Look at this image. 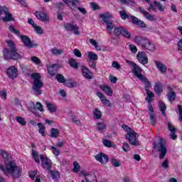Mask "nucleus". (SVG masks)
I'll return each instance as SVG.
<instances>
[{
    "label": "nucleus",
    "mask_w": 182,
    "mask_h": 182,
    "mask_svg": "<svg viewBox=\"0 0 182 182\" xmlns=\"http://www.w3.org/2000/svg\"><path fill=\"white\" fill-rule=\"evenodd\" d=\"M0 170L4 171V174L11 176L13 178H19L22 174V168L17 166L14 161L6 163L5 168L4 165L0 164Z\"/></svg>",
    "instance_id": "f257e3e1"
},
{
    "label": "nucleus",
    "mask_w": 182,
    "mask_h": 182,
    "mask_svg": "<svg viewBox=\"0 0 182 182\" xmlns=\"http://www.w3.org/2000/svg\"><path fill=\"white\" fill-rule=\"evenodd\" d=\"M6 43L9 48H4L3 50L4 59H13L14 60L21 59V54L18 53L16 44H15V43L11 40H6Z\"/></svg>",
    "instance_id": "f03ea898"
},
{
    "label": "nucleus",
    "mask_w": 182,
    "mask_h": 182,
    "mask_svg": "<svg viewBox=\"0 0 182 182\" xmlns=\"http://www.w3.org/2000/svg\"><path fill=\"white\" fill-rule=\"evenodd\" d=\"M9 29L11 33H14V35H16L21 39V42H23L24 46H26L27 49H32V48H36V46H38V43L31 41L29 37L21 35V32L18 30H16L14 26H10Z\"/></svg>",
    "instance_id": "7ed1b4c3"
},
{
    "label": "nucleus",
    "mask_w": 182,
    "mask_h": 182,
    "mask_svg": "<svg viewBox=\"0 0 182 182\" xmlns=\"http://www.w3.org/2000/svg\"><path fill=\"white\" fill-rule=\"evenodd\" d=\"M122 129H124V132H126L127 134H125V139L128 140L129 144L132 146H139L140 142L139 141V135L134 130L132 129L127 125L123 124L122 126Z\"/></svg>",
    "instance_id": "20e7f679"
},
{
    "label": "nucleus",
    "mask_w": 182,
    "mask_h": 182,
    "mask_svg": "<svg viewBox=\"0 0 182 182\" xmlns=\"http://www.w3.org/2000/svg\"><path fill=\"white\" fill-rule=\"evenodd\" d=\"M31 79H33V85L32 89L36 95H41V88L43 87V82L41 80V75L39 73H33Z\"/></svg>",
    "instance_id": "39448f33"
},
{
    "label": "nucleus",
    "mask_w": 182,
    "mask_h": 182,
    "mask_svg": "<svg viewBox=\"0 0 182 182\" xmlns=\"http://www.w3.org/2000/svg\"><path fill=\"white\" fill-rule=\"evenodd\" d=\"M126 63L130 66L132 73L134 74V76L137 77L139 80H144V75H141V72H143V70L140 66H139L136 63L133 61H130L129 60H126Z\"/></svg>",
    "instance_id": "423d86ee"
},
{
    "label": "nucleus",
    "mask_w": 182,
    "mask_h": 182,
    "mask_svg": "<svg viewBox=\"0 0 182 182\" xmlns=\"http://www.w3.org/2000/svg\"><path fill=\"white\" fill-rule=\"evenodd\" d=\"M119 15L122 18V19H131L132 22L134 23V25H136V26H139V28H146V23L144 22L134 16H130L127 14H126V11H120Z\"/></svg>",
    "instance_id": "0eeeda50"
},
{
    "label": "nucleus",
    "mask_w": 182,
    "mask_h": 182,
    "mask_svg": "<svg viewBox=\"0 0 182 182\" xmlns=\"http://www.w3.org/2000/svg\"><path fill=\"white\" fill-rule=\"evenodd\" d=\"M154 149L159 151V159H164L166 154H167V145H166V141L164 139H161L158 144H154Z\"/></svg>",
    "instance_id": "6e6552de"
},
{
    "label": "nucleus",
    "mask_w": 182,
    "mask_h": 182,
    "mask_svg": "<svg viewBox=\"0 0 182 182\" xmlns=\"http://www.w3.org/2000/svg\"><path fill=\"white\" fill-rule=\"evenodd\" d=\"M100 18H102L103 23L106 25L109 33H112V31L114 28V24L113 23V21H112V14L109 13L101 14Z\"/></svg>",
    "instance_id": "1a4fd4ad"
},
{
    "label": "nucleus",
    "mask_w": 182,
    "mask_h": 182,
    "mask_svg": "<svg viewBox=\"0 0 182 182\" xmlns=\"http://www.w3.org/2000/svg\"><path fill=\"white\" fill-rule=\"evenodd\" d=\"M0 21H3V22L14 21L12 14L9 13V11H8V9L6 6H0Z\"/></svg>",
    "instance_id": "9d476101"
},
{
    "label": "nucleus",
    "mask_w": 182,
    "mask_h": 182,
    "mask_svg": "<svg viewBox=\"0 0 182 182\" xmlns=\"http://www.w3.org/2000/svg\"><path fill=\"white\" fill-rule=\"evenodd\" d=\"M64 28L67 32H73L74 35L79 36L80 35V31H79V26L75 24L74 23H66L64 24Z\"/></svg>",
    "instance_id": "9b49d317"
},
{
    "label": "nucleus",
    "mask_w": 182,
    "mask_h": 182,
    "mask_svg": "<svg viewBox=\"0 0 182 182\" xmlns=\"http://www.w3.org/2000/svg\"><path fill=\"white\" fill-rule=\"evenodd\" d=\"M40 159L41 161V166L44 170H50L52 168V161L46 156V155H40Z\"/></svg>",
    "instance_id": "f8f14e48"
},
{
    "label": "nucleus",
    "mask_w": 182,
    "mask_h": 182,
    "mask_svg": "<svg viewBox=\"0 0 182 182\" xmlns=\"http://www.w3.org/2000/svg\"><path fill=\"white\" fill-rule=\"evenodd\" d=\"M136 58L141 65H147L149 63V58L146 52H139L136 55Z\"/></svg>",
    "instance_id": "ddd939ff"
},
{
    "label": "nucleus",
    "mask_w": 182,
    "mask_h": 182,
    "mask_svg": "<svg viewBox=\"0 0 182 182\" xmlns=\"http://www.w3.org/2000/svg\"><path fill=\"white\" fill-rule=\"evenodd\" d=\"M80 174H82V176H84L86 182H97V181L96 180V176L93 173H89L85 171H82L80 172Z\"/></svg>",
    "instance_id": "4468645a"
},
{
    "label": "nucleus",
    "mask_w": 182,
    "mask_h": 182,
    "mask_svg": "<svg viewBox=\"0 0 182 182\" xmlns=\"http://www.w3.org/2000/svg\"><path fill=\"white\" fill-rule=\"evenodd\" d=\"M7 76L10 79H15L18 76V70L15 66H11L7 69Z\"/></svg>",
    "instance_id": "2eb2a0df"
},
{
    "label": "nucleus",
    "mask_w": 182,
    "mask_h": 182,
    "mask_svg": "<svg viewBox=\"0 0 182 182\" xmlns=\"http://www.w3.org/2000/svg\"><path fill=\"white\" fill-rule=\"evenodd\" d=\"M148 109H149V115L150 117V122L151 124L154 126L156 124V115L154 114V110L153 109V106H151V104H149L148 105Z\"/></svg>",
    "instance_id": "dca6fc26"
},
{
    "label": "nucleus",
    "mask_w": 182,
    "mask_h": 182,
    "mask_svg": "<svg viewBox=\"0 0 182 182\" xmlns=\"http://www.w3.org/2000/svg\"><path fill=\"white\" fill-rule=\"evenodd\" d=\"M95 159L97 160V161L101 163V164H106L109 162V157L106 156V154L102 153L96 155Z\"/></svg>",
    "instance_id": "f3484780"
},
{
    "label": "nucleus",
    "mask_w": 182,
    "mask_h": 182,
    "mask_svg": "<svg viewBox=\"0 0 182 182\" xmlns=\"http://www.w3.org/2000/svg\"><path fill=\"white\" fill-rule=\"evenodd\" d=\"M35 16L37 19H38V21H41L42 22H46L49 21V18H48V14L46 12L37 11L35 13Z\"/></svg>",
    "instance_id": "a211bd4d"
},
{
    "label": "nucleus",
    "mask_w": 182,
    "mask_h": 182,
    "mask_svg": "<svg viewBox=\"0 0 182 182\" xmlns=\"http://www.w3.org/2000/svg\"><path fill=\"white\" fill-rule=\"evenodd\" d=\"M82 72V76L85 77V79H93V74L87 68L85 65H82L81 67Z\"/></svg>",
    "instance_id": "6ab92c4d"
},
{
    "label": "nucleus",
    "mask_w": 182,
    "mask_h": 182,
    "mask_svg": "<svg viewBox=\"0 0 182 182\" xmlns=\"http://www.w3.org/2000/svg\"><path fill=\"white\" fill-rule=\"evenodd\" d=\"M139 12H141V14H143L144 16L148 21H151L152 22L156 21V18H154V16H153L150 13L147 12L146 10H144V9L139 7Z\"/></svg>",
    "instance_id": "aec40b11"
},
{
    "label": "nucleus",
    "mask_w": 182,
    "mask_h": 182,
    "mask_svg": "<svg viewBox=\"0 0 182 182\" xmlns=\"http://www.w3.org/2000/svg\"><path fill=\"white\" fill-rule=\"evenodd\" d=\"M167 89L169 91L167 94L169 102H174V100H176V92L173 91V87L170 85H167Z\"/></svg>",
    "instance_id": "412c9836"
},
{
    "label": "nucleus",
    "mask_w": 182,
    "mask_h": 182,
    "mask_svg": "<svg viewBox=\"0 0 182 182\" xmlns=\"http://www.w3.org/2000/svg\"><path fill=\"white\" fill-rule=\"evenodd\" d=\"M142 48H145V49H147L148 50H156V46H154V43L150 42V41L147 38L145 40Z\"/></svg>",
    "instance_id": "4be33fe9"
},
{
    "label": "nucleus",
    "mask_w": 182,
    "mask_h": 182,
    "mask_svg": "<svg viewBox=\"0 0 182 182\" xmlns=\"http://www.w3.org/2000/svg\"><path fill=\"white\" fill-rule=\"evenodd\" d=\"M142 48H145V49H147L148 50H156V46H154V43L150 42V41L147 38L145 40Z\"/></svg>",
    "instance_id": "5701e85b"
},
{
    "label": "nucleus",
    "mask_w": 182,
    "mask_h": 182,
    "mask_svg": "<svg viewBox=\"0 0 182 182\" xmlns=\"http://www.w3.org/2000/svg\"><path fill=\"white\" fill-rule=\"evenodd\" d=\"M154 63L157 68V69L161 72V73H166L167 72V66L163 64V63L160 61L155 60Z\"/></svg>",
    "instance_id": "b1692460"
},
{
    "label": "nucleus",
    "mask_w": 182,
    "mask_h": 182,
    "mask_svg": "<svg viewBox=\"0 0 182 182\" xmlns=\"http://www.w3.org/2000/svg\"><path fill=\"white\" fill-rule=\"evenodd\" d=\"M168 128L169 132H171V139H172L173 140H176V139L177 138V135H176V128H174V126H173V124H171V123L168 122Z\"/></svg>",
    "instance_id": "393cba45"
},
{
    "label": "nucleus",
    "mask_w": 182,
    "mask_h": 182,
    "mask_svg": "<svg viewBox=\"0 0 182 182\" xmlns=\"http://www.w3.org/2000/svg\"><path fill=\"white\" fill-rule=\"evenodd\" d=\"M100 88L101 90L104 91L105 93H106L108 96H112L113 95V90H112V88L107 85H100Z\"/></svg>",
    "instance_id": "a878e982"
},
{
    "label": "nucleus",
    "mask_w": 182,
    "mask_h": 182,
    "mask_svg": "<svg viewBox=\"0 0 182 182\" xmlns=\"http://www.w3.org/2000/svg\"><path fill=\"white\" fill-rule=\"evenodd\" d=\"M36 110H39V112L43 111V106L40 102H36V105H33V109H31V112L33 114H38Z\"/></svg>",
    "instance_id": "bb28decb"
},
{
    "label": "nucleus",
    "mask_w": 182,
    "mask_h": 182,
    "mask_svg": "<svg viewBox=\"0 0 182 182\" xmlns=\"http://www.w3.org/2000/svg\"><path fill=\"white\" fill-rule=\"evenodd\" d=\"M37 126L38 127V133L39 134H41V136H43V137H45V136H46V127H45V125L42 123H38Z\"/></svg>",
    "instance_id": "cd10ccee"
},
{
    "label": "nucleus",
    "mask_w": 182,
    "mask_h": 182,
    "mask_svg": "<svg viewBox=\"0 0 182 182\" xmlns=\"http://www.w3.org/2000/svg\"><path fill=\"white\" fill-rule=\"evenodd\" d=\"M147 38L141 36H136L134 38V42L136 43V45H140L141 47L144 45V42Z\"/></svg>",
    "instance_id": "c85d7f7f"
},
{
    "label": "nucleus",
    "mask_w": 182,
    "mask_h": 182,
    "mask_svg": "<svg viewBox=\"0 0 182 182\" xmlns=\"http://www.w3.org/2000/svg\"><path fill=\"white\" fill-rule=\"evenodd\" d=\"M97 130L98 132H100V133H103L105 130H106V128L107 127V125L105 122H98L97 124Z\"/></svg>",
    "instance_id": "c756f323"
},
{
    "label": "nucleus",
    "mask_w": 182,
    "mask_h": 182,
    "mask_svg": "<svg viewBox=\"0 0 182 182\" xmlns=\"http://www.w3.org/2000/svg\"><path fill=\"white\" fill-rule=\"evenodd\" d=\"M154 90L156 95H160L163 92V85L160 82L155 84L154 87Z\"/></svg>",
    "instance_id": "7c9ffc66"
},
{
    "label": "nucleus",
    "mask_w": 182,
    "mask_h": 182,
    "mask_svg": "<svg viewBox=\"0 0 182 182\" xmlns=\"http://www.w3.org/2000/svg\"><path fill=\"white\" fill-rule=\"evenodd\" d=\"M46 105L47 106L48 109L50 113H55L56 110H58V107L55 105L46 102Z\"/></svg>",
    "instance_id": "2f4dec72"
},
{
    "label": "nucleus",
    "mask_w": 182,
    "mask_h": 182,
    "mask_svg": "<svg viewBox=\"0 0 182 182\" xmlns=\"http://www.w3.org/2000/svg\"><path fill=\"white\" fill-rule=\"evenodd\" d=\"M51 55H53L54 56H59L64 53L63 50L62 49H58L56 48H51L50 50Z\"/></svg>",
    "instance_id": "473e14b6"
},
{
    "label": "nucleus",
    "mask_w": 182,
    "mask_h": 182,
    "mask_svg": "<svg viewBox=\"0 0 182 182\" xmlns=\"http://www.w3.org/2000/svg\"><path fill=\"white\" fill-rule=\"evenodd\" d=\"M147 97L146 98V102L149 105H151V97H154V94L149 89H146Z\"/></svg>",
    "instance_id": "72a5a7b5"
},
{
    "label": "nucleus",
    "mask_w": 182,
    "mask_h": 182,
    "mask_svg": "<svg viewBox=\"0 0 182 182\" xmlns=\"http://www.w3.org/2000/svg\"><path fill=\"white\" fill-rule=\"evenodd\" d=\"M56 65H49L48 66V72L51 76H55V73L56 72Z\"/></svg>",
    "instance_id": "f704fd0d"
},
{
    "label": "nucleus",
    "mask_w": 182,
    "mask_h": 182,
    "mask_svg": "<svg viewBox=\"0 0 182 182\" xmlns=\"http://www.w3.org/2000/svg\"><path fill=\"white\" fill-rule=\"evenodd\" d=\"M50 136L53 139H58V137L59 136V129L55 128H52L50 130Z\"/></svg>",
    "instance_id": "c9c22d12"
},
{
    "label": "nucleus",
    "mask_w": 182,
    "mask_h": 182,
    "mask_svg": "<svg viewBox=\"0 0 182 182\" xmlns=\"http://www.w3.org/2000/svg\"><path fill=\"white\" fill-rule=\"evenodd\" d=\"M88 58L90 60H92V62H96L98 59L97 54L92 51L88 52Z\"/></svg>",
    "instance_id": "e433bc0d"
},
{
    "label": "nucleus",
    "mask_w": 182,
    "mask_h": 182,
    "mask_svg": "<svg viewBox=\"0 0 182 182\" xmlns=\"http://www.w3.org/2000/svg\"><path fill=\"white\" fill-rule=\"evenodd\" d=\"M48 173L50 174L53 180H58L59 178V172L58 171L48 170Z\"/></svg>",
    "instance_id": "4c0bfd02"
},
{
    "label": "nucleus",
    "mask_w": 182,
    "mask_h": 182,
    "mask_svg": "<svg viewBox=\"0 0 182 182\" xmlns=\"http://www.w3.org/2000/svg\"><path fill=\"white\" fill-rule=\"evenodd\" d=\"M121 35L123 36V38H125L126 39H130V38H132V33H130V32L127 31L125 28H123Z\"/></svg>",
    "instance_id": "58836bf2"
},
{
    "label": "nucleus",
    "mask_w": 182,
    "mask_h": 182,
    "mask_svg": "<svg viewBox=\"0 0 182 182\" xmlns=\"http://www.w3.org/2000/svg\"><path fill=\"white\" fill-rule=\"evenodd\" d=\"M90 43H91V45H93L96 50H102V48L99 46V43H97L95 39H90Z\"/></svg>",
    "instance_id": "ea45409f"
},
{
    "label": "nucleus",
    "mask_w": 182,
    "mask_h": 182,
    "mask_svg": "<svg viewBox=\"0 0 182 182\" xmlns=\"http://www.w3.org/2000/svg\"><path fill=\"white\" fill-rule=\"evenodd\" d=\"M159 108H160V110H161L162 114L164 116H166V104L161 101H159Z\"/></svg>",
    "instance_id": "a19ab883"
},
{
    "label": "nucleus",
    "mask_w": 182,
    "mask_h": 182,
    "mask_svg": "<svg viewBox=\"0 0 182 182\" xmlns=\"http://www.w3.org/2000/svg\"><path fill=\"white\" fill-rule=\"evenodd\" d=\"M77 5H79V1L77 0H73L70 1L68 6L71 9L75 10L76 9V7L77 6Z\"/></svg>",
    "instance_id": "79ce46f5"
},
{
    "label": "nucleus",
    "mask_w": 182,
    "mask_h": 182,
    "mask_svg": "<svg viewBox=\"0 0 182 182\" xmlns=\"http://www.w3.org/2000/svg\"><path fill=\"white\" fill-rule=\"evenodd\" d=\"M32 156L36 163L39 164V163H41V159H39V154H38V152H36V151L32 150Z\"/></svg>",
    "instance_id": "37998d69"
},
{
    "label": "nucleus",
    "mask_w": 182,
    "mask_h": 182,
    "mask_svg": "<svg viewBox=\"0 0 182 182\" xmlns=\"http://www.w3.org/2000/svg\"><path fill=\"white\" fill-rule=\"evenodd\" d=\"M16 122L21 126H26V120L22 117H16Z\"/></svg>",
    "instance_id": "c03bdc74"
},
{
    "label": "nucleus",
    "mask_w": 182,
    "mask_h": 182,
    "mask_svg": "<svg viewBox=\"0 0 182 182\" xmlns=\"http://www.w3.org/2000/svg\"><path fill=\"white\" fill-rule=\"evenodd\" d=\"M124 27H116L114 28V33L115 36H119V35H122V33L123 32V29Z\"/></svg>",
    "instance_id": "a18cd8bd"
},
{
    "label": "nucleus",
    "mask_w": 182,
    "mask_h": 182,
    "mask_svg": "<svg viewBox=\"0 0 182 182\" xmlns=\"http://www.w3.org/2000/svg\"><path fill=\"white\" fill-rule=\"evenodd\" d=\"M95 119H101L102 118V112L99 109L95 108L93 112Z\"/></svg>",
    "instance_id": "49530a36"
},
{
    "label": "nucleus",
    "mask_w": 182,
    "mask_h": 182,
    "mask_svg": "<svg viewBox=\"0 0 182 182\" xmlns=\"http://www.w3.org/2000/svg\"><path fill=\"white\" fill-rule=\"evenodd\" d=\"M50 150H51L53 154H54L55 157H58V156L60 154V151L59 150V149L55 146H50Z\"/></svg>",
    "instance_id": "de8ad7c7"
},
{
    "label": "nucleus",
    "mask_w": 182,
    "mask_h": 182,
    "mask_svg": "<svg viewBox=\"0 0 182 182\" xmlns=\"http://www.w3.org/2000/svg\"><path fill=\"white\" fill-rule=\"evenodd\" d=\"M55 77L58 82H59L60 83H65V82H66V80L65 79V77L63 76V75L57 74Z\"/></svg>",
    "instance_id": "09e8293b"
},
{
    "label": "nucleus",
    "mask_w": 182,
    "mask_h": 182,
    "mask_svg": "<svg viewBox=\"0 0 182 182\" xmlns=\"http://www.w3.org/2000/svg\"><path fill=\"white\" fill-rule=\"evenodd\" d=\"M74 168L73 169V173H79L80 171V166L77 161L73 163Z\"/></svg>",
    "instance_id": "8fccbe9b"
},
{
    "label": "nucleus",
    "mask_w": 182,
    "mask_h": 182,
    "mask_svg": "<svg viewBox=\"0 0 182 182\" xmlns=\"http://www.w3.org/2000/svg\"><path fill=\"white\" fill-rule=\"evenodd\" d=\"M144 79L145 80H141V82H143V83H144L145 85L144 89L146 90V89H149V87L151 86V84L150 83V81H149L147 77H146L145 76H144Z\"/></svg>",
    "instance_id": "3c124183"
},
{
    "label": "nucleus",
    "mask_w": 182,
    "mask_h": 182,
    "mask_svg": "<svg viewBox=\"0 0 182 182\" xmlns=\"http://www.w3.org/2000/svg\"><path fill=\"white\" fill-rule=\"evenodd\" d=\"M0 154H1L3 159H4L5 160L9 159V154H8V152L5 151V150L1 149Z\"/></svg>",
    "instance_id": "603ef678"
},
{
    "label": "nucleus",
    "mask_w": 182,
    "mask_h": 182,
    "mask_svg": "<svg viewBox=\"0 0 182 182\" xmlns=\"http://www.w3.org/2000/svg\"><path fill=\"white\" fill-rule=\"evenodd\" d=\"M154 5H155L156 7L158 8V9L161 11V12H164V6H163V5L157 1H154Z\"/></svg>",
    "instance_id": "864d4df0"
},
{
    "label": "nucleus",
    "mask_w": 182,
    "mask_h": 182,
    "mask_svg": "<svg viewBox=\"0 0 182 182\" xmlns=\"http://www.w3.org/2000/svg\"><path fill=\"white\" fill-rule=\"evenodd\" d=\"M33 28H34V31L36 32V33H38L39 35H42V33H43V30H42L41 26L36 25Z\"/></svg>",
    "instance_id": "5fc2aeb1"
},
{
    "label": "nucleus",
    "mask_w": 182,
    "mask_h": 182,
    "mask_svg": "<svg viewBox=\"0 0 182 182\" xmlns=\"http://www.w3.org/2000/svg\"><path fill=\"white\" fill-rule=\"evenodd\" d=\"M69 63H70V66L72 68H74L75 69H76V68H77V66H79V64L73 58H71L70 60Z\"/></svg>",
    "instance_id": "6e6d98bb"
},
{
    "label": "nucleus",
    "mask_w": 182,
    "mask_h": 182,
    "mask_svg": "<svg viewBox=\"0 0 182 182\" xmlns=\"http://www.w3.org/2000/svg\"><path fill=\"white\" fill-rule=\"evenodd\" d=\"M101 102L102 105H105V106H108V107H110L112 106V102L106 97H104V99L101 100Z\"/></svg>",
    "instance_id": "4d7b16f0"
},
{
    "label": "nucleus",
    "mask_w": 182,
    "mask_h": 182,
    "mask_svg": "<svg viewBox=\"0 0 182 182\" xmlns=\"http://www.w3.org/2000/svg\"><path fill=\"white\" fill-rule=\"evenodd\" d=\"M31 62H33V63H35L36 65H41V60L36 56L31 57Z\"/></svg>",
    "instance_id": "13d9d810"
},
{
    "label": "nucleus",
    "mask_w": 182,
    "mask_h": 182,
    "mask_svg": "<svg viewBox=\"0 0 182 182\" xmlns=\"http://www.w3.org/2000/svg\"><path fill=\"white\" fill-rule=\"evenodd\" d=\"M111 162L114 167H120V162L115 159H112Z\"/></svg>",
    "instance_id": "bf43d9fd"
},
{
    "label": "nucleus",
    "mask_w": 182,
    "mask_h": 182,
    "mask_svg": "<svg viewBox=\"0 0 182 182\" xmlns=\"http://www.w3.org/2000/svg\"><path fill=\"white\" fill-rule=\"evenodd\" d=\"M122 149L125 152L130 151V145H129L127 142H124L122 146Z\"/></svg>",
    "instance_id": "052dcab7"
},
{
    "label": "nucleus",
    "mask_w": 182,
    "mask_h": 182,
    "mask_svg": "<svg viewBox=\"0 0 182 182\" xmlns=\"http://www.w3.org/2000/svg\"><path fill=\"white\" fill-rule=\"evenodd\" d=\"M73 53L77 58H82V53H80V50H79V49L75 48L73 50Z\"/></svg>",
    "instance_id": "680f3d73"
},
{
    "label": "nucleus",
    "mask_w": 182,
    "mask_h": 182,
    "mask_svg": "<svg viewBox=\"0 0 182 182\" xmlns=\"http://www.w3.org/2000/svg\"><path fill=\"white\" fill-rule=\"evenodd\" d=\"M72 122H73L75 124H77V126H82V122H80V120L75 117H72Z\"/></svg>",
    "instance_id": "e2e57ef3"
},
{
    "label": "nucleus",
    "mask_w": 182,
    "mask_h": 182,
    "mask_svg": "<svg viewBox=\"0 0 182 182\" xmlns=\"http://www.w3.org/2000/svg\"><path fill=\"white\" fill-rule=\"evenodd\" d=\"M129 47V50L132 53H136L137 52V47H136V46L133 44H130Z\"/></svg>",
    "instance_id": "0e129e2a"
},
{
    "label": "nucleus",
    "mask_w": 182,
    "mask_h": 182,
    "mask_svg": "<svg viewBox=\"0 0 182 182\" xmlns=\"http://www.w3.org/2000/svg\"><path fill=\"white\" fill-rule=\"evenodd\" d=\"M103 144L105 146V147H112V141H109L108 139H105L103 141Z\"/></svg>",
    "instance_id": "69168bd1"
},
{
    "label": "nucleus",
    "mask_w": 182,
    "mask_h": 182,
    "mask_svg": "<svg viewBox=\"0 0 182 182\" xmlns=\"http://www.w3.org/2000/svg\"><path fill=\"white\" fill-rule=\"evenodd\" d=\"M112 68H114L115 69L118 70L121 68L120 64H119V63H117V61L112 62Z\"/></svg>",
    "instance_id": "338daca9"
},
{
    "label": "nucleus",
    "mask_w": 182,
    "mask_h": 182,
    "mask_svg": "<svg viewBox=\"0 0 182 182\" xmlns=\"http://www.w3.org/2000/svg\"><path fill=\"white\" fill-rule=\"evenodd\" d=\"M178 49L182 52V38L180 39L178 42Z\"/></svg>",
    "instance_id": "774afa93"
}]
</instances>
